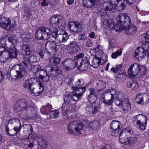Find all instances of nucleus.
I'll return each instance as SVG.
<instances>
[{
    "mask_svg": "<svg viewBox=\"0 0 149 149\" xmlns=\"http://www.w3.org/2000/svg\"><path fill=\"white\" fill-rule=\"evenodd\" d=\"M74 62H75L74 59L69 58L65 59L63 62L64 70L67 71H69L71 69Z\"/></svg>",
    "mask_w": 149,
    "mask_h": 149,
    "instance_id": "nucleus-18",
    "label": "nucleus"
},
{
    "mask_svg": "<svg viewBox=\"0 0 149 149\" xmlns=\"http://www.w3.org/2000/svg\"><path fill=\"white\" fill-rule=\"evenodd\" d=\"M53 30H51V32H50V39L51 38V36L55 40H57V38L58 36V35L59 31L57 27L52 28Z\"/></svg>",
    "mask_w": 149,
    "mask_h": 149,
    "instance_id": "nucleus-37",
    "label": "nucleus"
},
{
    "mask_svg": "<svg viewBox=\"0 0 149 149\" xmlns=\"http://www.w3.org/2000/svg\"><path fill=\"white\" fill-rule=\"evenodd\" d=\"M51 30L45 26H42L36 31L35 37L38 39L48 40L50 39Z\"/></svg>",
    "mask_w": 149,
    "mask_h": 149,
    "instance_id": "nucleus-3",
    "label": "nucleus"
},
{
    "mask_svg": "<svg viewBox=\"0 0 149 149\" xmlns=\"http://www.w3.org/2000/svg\"><path fill=\"white\" fill-rule=\"evenodd\" d=\"M69 53L73 54L77 52L80 49V47L75 41H73L70 43L68 45Z\"/></svg>",
    "mask_w": 149,
    "mask_h": 149,
    "instance_id": "nucleus-16",
    "label": "nucleus"
},
{
    "mask_svg": "<svg viewBox=\"0 0 149 149\" xmlns=\"http://www.w3.org/2000/svg\"><path fill=\"white\" fill-rule=\"evenodd\" d=\"M39 85L40 86L39 90L40 91H38L35 89L34 86L31 89H30V91L36 96H38L42 94L44 90V85L41 81H39Z\"/></svg>",
    "mask_w": 149,
    "mask_h": 149,
    "instance_id": "nucleus-21",
    "label": "nucleus"
},
{
    "mask_svg": "<svg viewBox=\"0 0 149 149\" xmlns=\"http://www.w3.org/2000/svg\"><path fill=\"white\" fill-rule=\"evenodd\" d=\"M6 53H4L5 56L6 58L8 59L10 58H16L17 55L18 54L16 49L14 47H11L8 49H7Z\"/></svg>",
    "mask_w": 149,
    "mask_h": 149,
    "instance_id": "nucleus-17",
    "label": "nucleus"
},
{
    "mask_svg": "<svg viewBox=\"0 0 149 149\" xmlns=\"http://www.w3.org/2000/svg\"><path fill=\"white\" fill-rule=\"evenodd\" d=\"M126 6V5L124 3H122L121 4H120L118 6L117 5L115 8L117 11L120 12L123 10Z\"/></svg>",
    "mask_w": 149,
    "mask_h": 149,
    "instance_id": "nucleus-57",
    "label": "nucleus"
},
{
    "mask_svg": "<svg viewBox=\"0 0 149 149\" xmlns=\"http://www.w3.org/2000/svg\"><path fill=\"white\" fill-rule=\"evenodd\" d=\"M108 90L111 94V98L114 99L115 98V95H116L117 93L116 91L114 89H108Z\"/></svg>",
    "mask_w": 149,
    "mask_h": 149,
    "instance_id": "nucleus-63",
    "label": "nucleus"
},
{
    "mask_svg": "<svg viewBox=\"0 0 149 149\" xmlns=\"http://www.w3.org/2000/svg\"><path fill=\"white\" fill-rule=\"evenodd\" d=\"M61 109L62 113L63 116L66 115L70 110L68 106L65 104H62Z\"/></svg>",
    "mask_w": 149,
    "mask_h": 149,
    "instance_id": "nucleus-39",
    "label": "nucleus"
},
{
    "mask_svg": "<svg viewBox=\"0 0 149 149\" xmlns=\"http://www.w3.org/2000/svg\"><path fill=\"white\" fill-rule=\"evenodd\" d=\"M141 38L142 42L146 44L147 45L149 44V35H148L147 33H144L142 34L141 36Z\"/></svg>",
    "mask_w": 149,
    "mask_h": 149,
    "instance_id": "nucleus-45",
    "label": "nucleus"
},
{
    "mask_svg": "<svg viewBox=\"0 0 149 149\" xmlns=\"http://www.w3.org/2000/svg\"><path fill=\"white\" fill-rule=\"evenodd\" d=\"M114 99L111 98L110 99H105L104 98H102V101L106 105L109 106L112 104Z\"/></svg>",
    "mask_w": 149,
    "mask_h": 149,
    "instance_id": "nucleus-52",
    "label": "nucleus"
},
{
    "mask_svg": "<svg viewBox=\"0 0 149 149\" xmlns=\"http://www.w3.org/2000/svg\"><path fill=\"white\" fill-rule=\"evenodd\" d=\"M52 106L51 105L48 104L45 106H44L41 107L40 111L43 114L47 115L51 111Z\"/></svg>",
    "mask_w": 149,
    "mask_h": 149,
    "instance_id": "nucleus-33",
    "label": "nucleus"
},
{
    "mask_svg": "<svg viewBox=\"0 0 149 149\" xmlns=\"http://www.w3.org/2000/svg\"><path fill=\"white\" fill-rule=\"evenodd\" d=\"M33 80H34L35 79L34 78H31L26 81L25 83L23 84L24 87L25 88L29 89L30 91V89H31L34 86V83L32 82Z\"/></svg>",
    "mask_w": 149,
    "mask_h": 149,
    "instance_id": "nucleus-29",
    "label": "nucleus"
},
{
    "mask_svg": "<svg viewBox=\"0 0 149 149\" xmlns=\"http://www.w3.org/2000/svg\"><path fill=\"white\" fill-rule=\"evenodd\" d=\"M120 106H122L123 110H128L130 109L131 107L130 103L129 102L127 98L124 99L123 102L120 103Z\"/></svg>",
    "mask_w": 149,
    "mask_h": 149,
    "instance_id": "nucleus-28",
    "label": "nucleus"
},
{
    "mask_svg": "<svg viewBox=\"0 0 149 149\" xmlns=\"http://www.w3.org/2000/svg\"><path fill=\"white\" fill-rule=\"evenodd\" d=\"M73 92L70 93L72 99L73 101H77L81 98V95H79V94H77L74 90Z\"/></svg>",
    "mask_w": 149,
    "mask_h": 149,
    "instance_id": "nucleus-43",
    "label": "nucleus"
},
{
    "mask_svg": "<svg viewBox=\"0 0 149 149\" xmlns=\"http://www.w3.org/2000/svg\"><path fill=\"white\" fill-rule=\"evenodd\" d=\"M107 60V56L105 54L103 55L97 56H95L92 61V66L95 68L98 67L100 65H103L106 63Z\"/></svg>",
    "mask_w": 149,
    "mask_h": 149,
    "instance_id": "nucleus-11",
    "label": "nucleus"
},
{
    "mask_svg": "<svg viewBox=\"0 0 149 149\" xmlns=\"http://www.w3.org/2000/svg\"><path fill=\"white\" fill-rule=\"evenodd\" d=\"M124 30L127 34L130 35L136 33V28L135 25L132 24L128 26Z\"/></svg>",
    "mask_w": 149,
    "mask_h": 149,
    "instance_id": "nucleus-23",
    "label": "nucleus"
},
{
    "mask_svg": "<svg viewBox=\"0 0 149 149\" xmlns=\"http://www.w3.org/2000/svg\"><path fill=\"white\" fill-rule=\"evenodd\" d=\"M49 61L51 65H55L59 63L60 59L59 58L57 57H52L50 58Z\"/></svg>",
    "mask_w": 149,
    "mask_h": 149,
    "instance_id": "nucleus-42",
    "label": "nucleus"
},
{
    "mask_svg": "<svg viewBox=\"0 0 149 149\" xmlns=\"http://www.w3.org/2000/svg\"><path fill=\"white\" fill-rule=\"evenodd\" d=\"M110 29H114L116 31L123 29L122 28L120 24L118 23V21L117 23L116 24H115L114 23H113V26H112V27Z\"/></svg>",
    "mask_w": 149,
    "mask_h": 149,
    "instance_id": "nucleus-54",
    "label": "nucleus"
},
{
    "mask_svg": "<svg viewBox=\"0 0 149 149\" xmlns=\"http://www.w3.org/2000/svg\"><path fill=\"white\" fill-rule=\"evenodd\" d=\"M144 44L145 45H144L141 47H138L135 50L134 56L139 60H142L146 56H148L147 55V51L148 47L146 44L144 43Z\"/></svg>",
    "mask_w": 149,
    "mask_h": 149,
    "instance_id": "nucleus-7",
    "label": "nucleus"
},
{
    "mask_svg": "<svg viewBox=\"0 0 149 149\" xmlns=\"http://www.w3.org/2000/svg\"><path fill=\"white\" fill-rule=\"evenodd\" d=\"M47 141L45 139L42 138L40 141H38V145L40 146V148L45 149L47 146Z\"/></svg>",
    "mask_w": 149,
    "mask_h": 149,
    "instance_id": "nucleus-40",
    "label": "nucleus"
},
{
    "mask_svg": "<svg viewBox=\"0 0 149 149\" xmlns=\"http://www.w3.org/2000/svg\"><path fill=\"white\" fill-rule=\"evenodd\" d=\"M72 88H73L75 92H76L77 94H79V95H81V97L85 92L86 89V87L85 86H81L80 87L77 86V87Z\"/></svg>",
    "mask_w": 149,
    "mask_h": 149,
    "instance_id": "nucleus-31",
    "label": "nucleus"
},
{
    "mask_svg": "<svg viewBox=\"0 0 149 149\" xmlns=\"http://www.w3.org/2000/svg\"><path fill=\"white\" fill-rule=\"evenodd\" d=\"M111 94L108 90L103 94V97L102 98H104L105 99H108L110 98L111 99Z\"/></svg>",
    "mask_w": 149,
    "mask_h": 149,
    "instance_id": "nucleus-62",
    "label": "nucleus"
},
{
    "mask_svg": "<svg viewBox=\"0 0 149 149\" xmlns=\"http://www.w3.org/2000/svg\"><path fill=\"white\" fill-rule=\"evenodd\" d=\"M35 67L37 70L35 73V74L37 75L39 74V77L40 79L42 80L44 82L48 81L49 80V77L45 70L42 69L39 65H36Z\"/></svg>",
    "mask_w": 149,
    "mask_h": 149,
    "instance_id": "nucleus-10",
    "label": "nucleus"
},
{
    "mask_svg": "<svg viewBox=\"0 0 149 149\" xmlns=\"http://www.w3.org/2000/svg\"><path fill=\"white\" fill-rule=\"evenodd\" d=\"M56 26L58 28H60L62 29H65L66 26V21L60 19L58 23H57Z\"/></svg>",
    "mask_w": 149,
    "mask_h": 149,
    "instance_id": "nucleus-46",
    "label": "nucleus"
},
{
    "mask_svg": "<svg viewBox=\"0 0 149 149\" xmlns=\"http://www.w3.org/2000/svg\"><path fill=\"white\" fill-rule=\"evenodd\" d=\"M86 46L87 47H91L93 46V42L91 40L87 38L86 40L85 41Z\"/></svg>",
    "mask_w": 149,
    "mask_h": 149,
    "instance_id": "nucleus-64",
    "label": "nucleus"
},
{
    "mask_svg": "<svg viewBox=\"0 0 149 149\" xmlns=\"http://www.w3.org/2000/svg\"><path fill=\"white\" fill-rule=\"evenodd\" d=\"M122 67V64H121L116 66L115 68H112L111 70L114 73H116L118 71L120 70Z\"/></svg>",
    "mask_w": 149,
    "mask_h": 149,
    "instance_id": "nucleus-61",
    "label": "nucleus"
},
{
    "mask_svg": "<svg viewBox=\"0 0 149 149\" xmlns=\"http://www.w3.org/2000/svg\"><path fill=\"white\" fill-rule=\"evenodd\" d=\"M120 121L116 120L113 121L111 124V129L122 130L120 127Z\"/></svg>",
    "mask_w": 149,
    "mask_h": 149,
    "instance_id": "nucleus-36",
    "label": "nucleus"
},
{
    "mask_svg": "<svg viewBox=\"0 0 149 149\" xmlns=\"http://www.w3.org/2000/svg\"><path fill=\"white\" fill-rule=\"evenodd\" d=\"M139 72L138 73V78L141 76L145 74L146 72L147 68L144 65H141V66L139 65Z\"/></svg>",
    "mask_w": 149,
    "mask_h": 149,
    "instance_id": "nucleus-44",
    "label": "nucleus"
},
{
    "mask_svg": "<svg viewBox=\"0 0 149 149\" xmlns=\"http://www.w3.org/2000/svg\"><path fill=\"white\" fill-rule=\"evenodd\" d=\"M11 120H10L8 121L6 127V131L8 135L10 136H15L17 134V132H15L13 129L9 130L10 129H11L12 128V127H11Z\"/></svg>",
    "mask_w": 149,
    "mask_h": 149,
    "instance_id": "nucleus-20",
    "label": "nucleus"
},
{
    "mask_svg": "<svg viewBox=\"0 0 149 149\" xmlns=\"http://www.w3.org/2000/svg\"><path fill=\"white\" fill-rule=\"evenodd\" d=\"M106 4V5L104 7V8L107 12L113 11L115 10L116 7L115 5H113L110 2H109L107 3Z\"/></svg>",
    "mask_w": 149,
    "mask_h": 149,
    "instance_id": "nucleus-41",
    "label": "nucleus"
},
{
    "mask_svg": "<svg viewBox=\"0 0 149 149\" xmlns=\"http://www.w3.org/2000/svg\"><path fill=\"white\" fill-rule=\"evenodd\" d=\"M122 52L120 49L117 50L116 52H114L112 54L111 57L113 58H116L118 56L121 55Z\"/></svg>",
    "mask_w": 149,
    "mask_h": 149,
    "instance_id": "nucleus-60",
    "label": "nucleus"
},
{
    "mask_svg": "<svg viewBox=\"0 0 149 149\" xmlns=\"http://www.w3.org/2000/svg\"><path fill=\"white\" fill-rule=\"evenodd\" d=\"M112 130H111L110 134L113 136H117L119 135V139L120 142H121L122 141L120 140H123V139L121 138V136L123 134V130L119 129H112Z\"/></svg>",
    "mask_w": 149,
    "mask_h": 149,
    "instance_id": "nucleus-25",
    "label": "nucleus"
},
{
    "mask_svg": "<svg viewBox=\"0 0 149 149\" xmlns=\"http://www.w3.org/2000/svg\"><path fill=\"white\" fill-rule=\"evenodd\" d=\"M97 13L98 15L102 17L107 15V11L104 6H101L97 12Z\"/></svg>",
    "mask_w": 149,
    "mask_h": 149,
    "instance_id": "nucleus-47",
    "label": "nucleus"
},
{
    "mask_svg": "<svg viewBox=\"0 0 149 149\" xmlns=\"http://www.w3.org/2000/svg\"><path fill=\"white\" fill-rule=\"evenodd\" d=\"M118 23L120 24L123 29L131 24V20L129 17L125 13L120 14L117 18Z\"/></svg>",
    "mask_w": 149,
    "mask_h": 149,
    "instance_id": "nucleus-6",
    "label": "nucleus"
},
{
    "mask_svg": "<svg viewBox=\"0 0 149 149\" xmlns=\"http://www.w3.org/2000/svg\"><path fill=\"white\" fill-rule=\"evenodd\" d=\"M100 106L97 103H93L86 105V112L87 114H95L99 112Z\"/></svg>",
    "mask_w": 149,
    "mask_h": 149,
    "instance_id": "nucleus-8",
    "label": "nucleus"
},
{
    "mask_svg": "<svg viewBox=\"0 0 149 149\" xmlns=\"http://www.w3.org/2000/svg\"><path fill=\"white\" fill-rule=\"evenodd\" d=\"M0 25L3 29L8 30H12L15 25V23L11 24L10 20L5 17L0 18Z\"/></svg>",
    "mask_w": 149,
    "mask_h": 149,
    "instance_id": "nucleus-13",
    "label": "nucleus"
},
{
    "mask_svg": "<svg viewBox=\"0 0 149 149\" xmlns=\"http://www.w3.org/2000/svg\"><path fill=\"white\" fill-rule=\"evenodd\" d=\"M102 47L101 45H98L95 48L92 50V51L94 53H96V56H100L105 54L103 52L102 49Z\"/></svg>",
    "mask_w": 149,
    "mask_h": 149,
    "instance_id": "nucleus-32",
    "label": "nucleus"
},
{
    "mask_svg": "<svg viewBox=\"0 0 149 149\" xmlns=\"http://www.w3.org/2000/svg\"><path fill=\"white\" fill-rule=\"evenodd\" d=\"M49 44V48L53 52H57L58 48L57 47L56 43L54 41H50L46 43V45Z\"/></svg>",
    "mask_w": 149,
    "mask_h": 149,
    "instance_id": "nucleus-35",
    "label": "nucleus"
},
{
    "mask_svg": "<svg viewBox=\"0 0 149 149\" xmlns=\"http://www.w3.org/2000/svg\"><path fill=\"white\" fill-rule=\"evenodd\" d=\"M135 100L139 104L144 105L149 102V95L146 93H140L137 95Z\"/></svg>",
    "mask_w": 149,
    "mask_h": 149,
    "instance_id": "nucleus-14",
    "label": "nucleus"
},
{
    "mask_svg": "<svg viewBox=\"0 0 149 149\" xmlns=\"http://www.w3.org/2000/svg\"><path fill=\"white\" fill-rule=\"evenodd\" d=\"M29 107L27 105V101L24 99H20L16 103L14 106V110L15 112L21 111L24 109H26Z\"/></svg>",
    "mask_w": 149,
    "mask_h": 149,
    "instance_id": "nucleus-9",
    "label": "nucleus"
},
{
    "mask_svg": "<svg viewBox=\"0 0 149 149\" xmlns=\"http://www.w3.org/2000/svg\"><path fill=\"white\" fill-rule=\"evenodd\" d=\"M58 15H54L51 18L50 23L52 24V28L57 27L56 24L59 21L60 19Z\"/></svg>",
    "mask_w": 149,
    "mask_h": 149,
    "instance_id": "nucleus-27",
    "label": "nucleus"
},
{
    "mask_svg": "<svg viewBox=\"0 0 149 149\" xmlns=\"http://www.w3.org/2000/svg\"><path fill=\"white\" fill-rule=\"evenodd\" d=\"M78 40H84L85 41L87 39V36L85 33H81L79 34L78 38Z\"/></svg>",
    "mask_w": 149,
    "mask_h": 149,
    "instance_id": "nucleus-59",
    "label": "nucleus"
},
{
    "mask_svg": "<svg viewBox=\"0 0 149 149\" xmlns=\"http://www.w3.org/2000/svg\"><path fill=\"white\" fill-rule=\"evenodd\" d=\"M125 131L129 134L130 136L123 139L124 141H122V143L130 145L135 143L137 139L138 136L139 135V134H137L136 132L130 127H126Z\"/></svg>",
    "mask_w": 149,
    "mask_h": 149,
    "instance_id": "nucleus-2",
    "label": "nucleus"
},
{
    "mask_svg": "<svg viewBox=\"0 0 149 149\" xmlns=\"http://www.w3.org/2000/svg\"><path fill=\"white\" fill-rule=\"evenodd\" d=\"M50 68V74L52 77H55L62 73V71L59 69V67H51Z\"/></svg>",
    "mask_w": 149,
    "mask_h": 149,
    "instance_id": "nucleus-24",
    "label": "nucleus"
},
{
    "mask_svg": "<svg viewBox=\"0 0 149 149\" xmlns=\"http://www.w3.org/2000/svg\"><path fill=\"white\" fill-rule=\"evenodd\" d=\"M30 62L28 58H24L21 65L18 64L19 65L22 66V69L25 71V75L27 73L26 69L28 66H30Z\"/></svg>",
    "mask_w": 149,
    "mask_h": 149,
    "instance_id": "nucleus-26",
    "label": "nucleus"
},
{
    "mask_svg": "<svg viewBox=\"0 0 149 149\" xmlns=\"http://www.w3.org/2000/svg\"><path fill=\"white\" fill-rule=\"evenodd\" d=\"M22 69V66L18 64L14 65L11 70H8L6 73L8 78L16 80L17 78H21L25 75V71Z\"/></svg>",
    "mask_w": 149,
    "mask_h": 149,
    "instance_id": "nucleus-1",
    "label": "nucleus"
},
{
    "mask_svg": "<svg viewBox=\"0 0 149 149\" xmlns=\"http://www.w3.org/2000/svg\"><path fill=\"white\" fill-rule=\"evenodd\" d=\"M68 26L70 29L73 32L78 33L82 30V24L76 21H71L68 24Z\"/></svg>",
    "mask_w": 149,
    "mask_h": 149,
    "instance_id": "nucleus-15",
    "label": "nucleus"
},
{
    "mask_svg": "<svg viewBox=\"0 0 149 149\" xmlns=\"http://www.w3.org/2000/svg\"><path fill=\"white\" fill-rule=\"evenodd\" d=\"M117 78L119 79L121 81H124L125 79V74L124 72H120L118 74Z\"/></svg>",
    "mask_w": 149,
    "mask_h": 149,
    "instance_id": "nucleus-53",
    "label": "nucleus"
},
{
    "mask_svg": "<svg viewBox=\"0 0 149 149\" xmlns=\"http://www.w3.org/2000/svg\"><path fill=\"white\" fill-rule=\"evenodd\" d=\"M106 85L105 83L103 81H99L97 84V91H99L104 89L105 88Z\"/></svg>",
    "mask_w": 149,
    "mask_h": 149,
    "instance_id": "nucleus-48",
    "label": "nucleus"
},
{
    "mask_svg": "<svg viewBox=\"0 0 149 149\" xmlns=\"http://www.w3.org/2000/svg\"><path fill=\"white\" fill-rule=\"evenodd\" d=\"M49 116L52 118H56L58 117L59 112L58 111L55 110L54 111H51L49 113Z\"/></svg>",
    "mask_w": 149,
    "mask_h": 149,
    "instance_id": "nucleus-50",
    "label": "nucleus"
},
{
    "mask_svg": "<svg viewBox=\"0 0 149 149\" xmlns=\"http://www.w3.org/2000/svg\"><path fill=\"white\" fill-rule=\"evenodd\" d=\"M84 81L82 79H79L76 82H74L72 79L69 82V84L71 87H75L77 86L79 87L81 86L84 84Z\"/></svg>",
    "mask_w": 149,
    "mask_h": 149,
    "instance_id": "nucleus-22",
    "label": "nucleus"
},
{
    "mask_svg": "<svg viewBox=\"0 0 149 149\" xmlns=\"http://www.w3.org/2000/svg\"><path fill=\"white\" fill-rule=\"evenodd\" d=\"M103 26L106 29H110L113 26L112 20L110 19H107L103 22Z\"/></svg>",
    "mask_w": 149,
    "mask_h": 149,
    "instance_id": "nucleus-30",
    "label": "nucleus"
},
{
    "mask_svg": "<svg viewBox=\"0 0 149 149\" xmlns=\"http://www.w3.org/2000/svg\"><path fill=\"white\" fill-rule=\"evenodd\" d=\"M109 49H111L115 47L116 45V40L113 39H109Z\"/></svg>",
    "mask_w": 149,
    "mask_h": 149,
    "instance_id": "nucleus-56",
    "label": "nucleus"
},
{
    "mask_svg": "<svg viewBox=\"0 0 149 149\" xmlns=\"http://www.w3.org/2000/svg\"><path fill=\"white\" fill-rule=\"evenodd\" d=\"M139 65L137 63H134L131 65L128 70L129 76L132 78H138Z\"/></svg>",
    "mask_w": 149,
    "mask_h": 149,
    "instance_id": "nucleus-12",
    "label": "nucleus"
},
{
    "mask_svg": "<svg viewBox=\"0 0 149 149\" xmlns=\"http://www.w3.org/2000/svg\"><path fill=\"white\" fill-rule=\"evenodd\" d=\"M30 63H37L39 59L38 57L35 55H33L30 56L28 58Z\"/></svg>",
    "mask_w": 149,
    "mask_h": 149,
    "instance_id": "nucleus-55",
    "label": "nucleus"
},
{
    "mask_svg": "<svg viewBox=\"0 0 149 149\" xmlns=\"http://www.w3.org/2000/svg\"><path fill=\"white\" fill-rule=\"evenodd\" d=\"M76 121H73L68 125V132L69 134L74 132V131L77 132L78 134L82 133L83 124L82 123H78Z\"/></svg>",
    "mask_w": 149,
    "mask_h": 149,
    "instance_id": "nucleus-5",
    "label": "nucleus"
},
{
    "mask_svg": "<svg viewBox=\"0 0 149 149\" xmlns=\"http://www.w3.org/2000/svg\"><path fill=\"white\" fill-rule=\"evenodd\" d=\"M133 123L137 125V127L141 130L143 131L146 128L147 123V120L145 115L142 114H139L135 116L133 118Z\"/></svg>",
    "mask_w": 149,
    "mask_h": 149,
    "instance_id": "nucleus-4",
    "label": "nucleus"
},
{
    "mask_svg": "<svg viewBox=\"0 0 149 149\" xmlns=\"http://www.w3.org/2000/svg\"><path fill=\"white\" fill-rule=\"evenodd\" d=\"M63 99L65 104L67 105L70 103L72 100L70 94L64 95Z\"/></svg>",
    "mask_w": 149,
    "mask_h": 149,
    "instance_id": "nucleus-51",
    "label": "nucleus"
},
{
    "mask_svg": "<svg viewBox=\"0 0 149 149\" xmlns=\"http://www.w3.org/2000/svg\"><path fill=\"white\" fill-rule=\"evenodd\" d=\"M95 3L89 0H83V4L84 6L86 8L93 7Z\"/></svg>",
    "mask_w": 149,
    "mask_h": 149,
    "instance_id": "nucleus-38",
    "label": "nucleus"
},
{
    "mask_svg": "<svg viewBox=\"0 0 149 149\" xmlns=\"http://www.w3.org/2000/svg\"><path fill=\"white\" fill-rule=\"evenodd\" d=\"M68 38L69 36L67 33L65 31H62L59 33L57 40L61 43L65 42Z\"/></svg>",
    "mask_w": 149,
    "mask_h": 149,
    "instance_id": "nucleus-19",
    "label": "nucleus"
},
{
    "mask_svg": "<svg viewBox=\"0 0 149 149\" xmlns=\"http://www.w3.org/2000/svg\"><path fill=\"white\" fill-rule=\"evenodd\" d=\"M24 47L25 49L23 52V54L27 56H29L31 53V51L29 45H24Z\"/></svg>",
    "mask_w": 149,
    "mask_h": 149,
    "instance_id": "nucleus-49",
    "label": "nucleus"
},
{
    "mask_svg": "<svg viewBox=\"0 0 149 149\" xmlns=\"http://www.w3.org/2000/svg\"><path fill=\"white\" fill-rule=\"evenodd\" d=\"M124 97L122 93H119L117 95L115 100V104L117 106H120V103L123 102Z\"/></svg>",
    "mask_w": 149,
    "mask_h": 149,
    "instance_id": "nucleus-34",
    "label": "nucleus"
},
{
    "mask_svg": "<svg viewBox=\"0 0 149 149\" xmlns=\"http://www.w3.org/2000/svg\"><path fill=\"white\" fill-rule=\"evenodd\" d=\"M84 54L83 53H80L74 57V61L75 62V64H78L77 62L79 59L81 58L84 56Z\"/></svg>",
    "mask_w": 149,
    "mask_h": 149,
    "instance_id": "nucleus-58",
    "label": "nucleus"
}]
</instances>
